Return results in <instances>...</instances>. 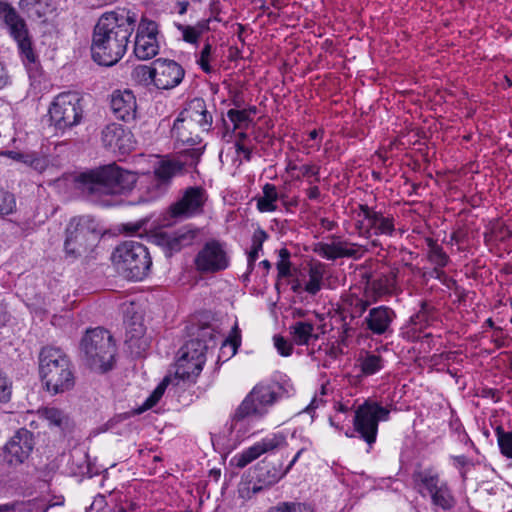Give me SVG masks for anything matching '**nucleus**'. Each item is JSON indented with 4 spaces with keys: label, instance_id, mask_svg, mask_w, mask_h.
Returning a JSON list of instances; mask_svg holds the SVG:
<instances>
[{
    "label": "nucleus",
    "instance_id": "1",
    "mask_svg": "<svg viewBox=\"0 0 512 512\" xmlns=\"http://www.w3.org/2000/svg\"><path fill=\"white\" fill-rule=\"evenodd\" d=\"M136 22V13L126 8L104 13L93 32V60L103 66L116 64L126 53Z\"/></svg>",
    "mask_w": 512,
    "mask_h": 512
},
{
    "label": "nucleus",
    "instance_id": "2",
    "mask_svg": "<svg viewBox=\"0 0 512 512\" xmlns=\"http://www.w3.org/2000/svg\"><path fill=\"white\" fill-rule=\"evenodd\" d=\"M75 181L88 194L121 195L134 188L137 176L113 163L80 173Z\"/></svg>",
    "mask_w": 512,
    "mask_h": 512
},
{
    "label": "nucleus",
    "instance_id": "3",
    "mask_svg": "<svg viewBox=\"0 0 512 512\" xmlns=\"http://www.w3.org/2000/svg\"><path fill=\"white\" fill-rule=\"evenodd\" d=\"M39 373L47 391L58 394L74 387L75 377L67 354L60 348L47 346L39 355Z\"/></svg>",
    "mask_w": 512,
    "mask_h": 512
},
{
    "label": "nucleus",
    "instance_id": "4",
    "mask_svg": "<svg viewBox=\"0 0 512 512\" xmlns=\"http://www.w3.org/2000/svg\"><path fill=\"white\" fill-rule=\"evenodd\" d=\"M80 348L86 364L91 369L106 372L112 368L116 348L111 334L104 328L87 330Z\"/></svg>",
    "mask_w": 512,
    "mask_h": 512
},
{
    "label": "nucleus",
    "instance_id": "5",
    "mask_svg": "<svg viewBox=\"0 0 512 512\" xmlns=\"http://www.w3.org/2000/svg\"><path fill=\"white\" fill-rule=\"evenodd\" d=\"M111 259L117 272L129 280H142L152 265L148 249L136 241H125L118 245Z\"/></svg>",
    "mask_w": 512,
    "mask_h": 512
},
{
    "label": "nucleus",
    "instance_id": "6",
    "mask_svg": "<svg viewBox=\"0 0 512 512\" xmlns=\"http://www.w3.org/2000/svg\"><path fill=\"white\" fill-rule=\"evenodd\" d=\"M102 235L96 221L89 216L74 217L66 228L64 249L66 255L78 258L87 255L97 245Z\"/></svg>",
    "mask_w": 512,
    "mask_h": 512
},
{
    "label": "nucleus",
    "instance_id": "7",
    "mask_svg": "<svg viewBox=\"0 0 512 512\" xmlns=\"http://www.w3.org/2000/svg\"><path fill=\"white\" fill-rule=\"evenodd\" d=\"M49 116L56 131L71 130L84 118L83 98L77 92L60 93L49 107Z\"/></svg>",
    "mask_w": 512,
    "mask_h": 512
},
{
    "label": "nucleus",
    "instance_id": "8",
    "mask_svg": "<svg viewBox=\"0 0 512 512\" xmlns=\"http://www.w3.org/2000/svg\"><path fill=\"white\" fill-rule=\"evenodd\" d=\"M277 399L278 394L273 386L257 384L235 410L232 422L237 423L248 417L262 418Z\"/></svg>",
    "mask_w": 512,
    "mask_h": 512
},
{
    "label": "nucleus",
    "instance_id": "9",
    "mask_svg": "<svg viewBox=\"0 0 512 512\" xmlns=\"http://www.w3.org/2000/svg\"><path fill=\"white\" fill-rule=\"evenodd\" d=\"M390 411L377 402L366 401L355 411L354 430L369 446L375 441L380 421H387Z\"/></svg>",
    "mask_w": 512,
    "mask_h": 512
},
{
    "label": "nucleus",
    "instance_id": "10",
    "mask_svg": "<svg viewBox=\"0 0 512 512\" xmlns=\"http://www.w3.org/2000/svg\"><path fill=\"white\" fill-rule=\"evenodd\" d=\"M355 227L360 236H393L395 232V219L390 214H384L367 204L359 205Z\"/></svg>",
    "mask_w": 512,
    "mask_h": 512
},
{
    "label": "nucleus",
    "instance_id": "11",
    "mask_svg": "<svg viewBox=\"0 0 512 512\" xmlns=\"http://www.w3.org/2000/svg\"><path fill=\"white\" fill-rule=\"evenodd\" d=\"M206 345L199 339L188 341L179 351L175 375L179 379L195 381L206 361Z\"/></svg>",
    "mask_w": 512,
    "mask_h": 512
},
{
    "label": "nucleus",
    "instance_id": "12",
    "mask_svg": "<svg viewBox=\"0 0 512 512\" xmlns=\"http://www.w3.org/2000/svg\"><path fill=\"white\" fill-rule=\"evenodd\" d=\"M0 20L9 30L10 35L17 42L18 48L27 63H34L36 56L32 49L31 39L24 19L14 7L0 1Z\"/></svg>",
    "mask_w": 512,
    "mask_h": 512
},
{
    "label": "nucleus",
    "instance_id": "13",
    "mask_svg": "<svg viewBox=\"0 0 512 512\" xmlns=\"http://www.w3.org/2000/svg\"><path fill=\"white\" fill-rule=\"evenodd\" d=\"M208 200L206 190L200 186L185 188L177 201L169 207L172 218L188 219L204 212V206Z\"/></svg>",
    "mask_w": 512,
    "mask_h": 512
},
{
    "label": "nucleus",
    "instance_id": "14",
    "mask_svg": "<svg viewBox=\"0 0 512 512\" xmlns=\"http://www.w3.org/2000/svg\"><path fill=\"white\" fill-rule=\"evenodd\" d=\"M35 445L33 433L21 428L9 439L4 446V459L8 465L17 467L30 456Z\"/></svg>",
    "mask_w": 512,
    "mask_h": 512
},
{
    "label": "nucleus",
    "instance_id": "15",
    "mask_svg": "<svg viewBox=\"0 0 512 512\" xmlns=\"http://www.w3.org/2000/svg\"><path fill=\"white\" fill-rule=\"evenodd\" d=\"M157 34L156 22L142 18L134 42V54L139 60H149L158 54Z\"/></svg>",
    "mask_w": 512,
    "mask_h": 512
},
{
    "label": "nucleus",
    "instance_id": "16",
    "mask_svg": "<svg viewBox=\"0 0 512 512\" xmlns=\"http://www.w3.org/2000/svg\"><path fill=\"white\" fill-rule=\"evenodd\" d=\"M228 265L227 253L217 241L207 242L195 257V266L202 273L224 270Z\"/></svg>",
    "mask_w": 512,
    "mask_h": 512
},
{
    "label": "nucleus",
    "instance_id": "17",
    "mask_svg": "<svg viewBox=\"0 0 512 512\" xmlns=\"http://www.w3.org/2000/svg\"><path fill=\"white\" fill-rule=\"evenodd\" d=\"M284 446H286L285 435L282 433H275L263 438L261 441L245 449L243 452L236 454L232 458V462L238 468H244L262 454L280 449Z\"/></svg>",
    "mask_w": 512,
    "mask_h": 512
},
{
    "label": "nucleus",
    "instance_id": "18",
    "mask_svg": "<svg viewBox=\"0 0 512 512\" xmlns=\"http://www.w3.org/2000/svg\"><path fill=\"white\" fill-rule=\"evenodd\" d=\"M153 64L156 73L155 86L158 89H173L182 82L185 71L174 60L159 58Z\"/></svg>",
    "mask_w": 512,
    "mask_h": 512
},
{
    "label": "nucleus",
    "instance_id": "19",
    "mask_svg": "<svg viewBox=\"0 0 512 512\" xmlns=\"http://www.w3.org/2000/svg\"><path fill=\"white\" fill-rule=\"evenodd\" d=\"M396 318L395 311L385 305L373 307L368 311L363 320L365 330L373 335H385L391 333V325Z\"/></svg>",
    "mask_w": 512,
    "mask_h": 512
},
{
    "label": "nucleus",
    "instance_id": "20",
    "mask_svg": "<svg viewBox=\"0 0 512 512\" xmlns=\"http://www.w3.org/2000/svg\"><path fill=\"white\" fill-rule=\"evenodd\" d=\"M110 107L119 120L130 123L137 117V100L131 90H116L111 94Z\"/></svg>",
    "mask_w": 512,
    "mask_h": 512
},
{
    "label": "nucleus",
    "instance_id": "21",
    "mask_svg": "<svg viewBox=\"0 0 512 512\" xmlns=\"http://www.w3.org/2000/svg\"><path fill=\"white\" fill-rule=\"evenodd\" d=\"M179 117L184 119L188 124L205 132L209 131L212 125V115L207 110L206 103L202 98L190 100L186 107L180 112Z\"/></svg>",
    "mask_w": 512,
    "mask_h": 512
},
{
    "label": "nucleus",
    "instance_id": "22",
    "mask_svg": "<svg viewBox=\"0 0 512 512\" xmlns=\"http://www.w3.org/2000/svg\"><path fill=\"white\" fill-rule=\"evenodd\" d=\"M359 250V245L333 237L331 243H319L316 252L327 260H336L344 257L359 259L361 257Z\"/></svg>",
    "mask_w": 512,
    "mask_h": 512
},
{
    "label": "nucleus",
    "instance_id": "23",
    "mask_svg": "<svg viewBox=\"0 0 512 512\" xmlns=\"http://www.w3.org/2000/svg\"><path fill=\"white\" fill-rule=\"evenodd\" d=\"M198 233V229L185 226L173 233H162L159 238L168 251L173 253L193 244Z\"/></svg>",
    "mask_w": 512,
    "mask_h": 512
},
{
    "label": "nucleus",
    "instance_id": "24",
    "mask_svg": "<svg viewBox=\"0 0 512 512\" xmlns=\"http://www.w3.org/2000/svg\"><path fill=\"white\" fill-rule=\"evenodd\" d=\"M101 139L103 144L108 148L118 149L120 151L129 149V133L124 130L121 124H107L102 130Z\"/></svg>",
    "mask_w": 512,
    "mask_h": 512
},
{
    "label": "nucleus",
    "instance_id": "25",
    "mask_svg": "<svg viewBox=\"0 0 512 512\" xmlns=\"http://www.w3.org/2000/svg\"><path fill=\"white\" fill-rule=\"evenodd\" d=\"M413 481L418 492L425 496L428 494L431 496L435 490H438L440 486L445 482L439 477V474L433 469H425L416 471L413 474Z\"/></svg>",
    "mask_w": 512,
    "mask_h": 512
},
{
    "label": "nucleus",
    "instance_id": "26",
    "mask_svg": "<svg viewBox=\"0 0 512 512\" xmlns=\"http://www.w3.org/2000/svg\"><path fill=\"white\" fill-rule=\"evenodd\" d=\"M197 128L191 124H188L181 117H177L174 121L171 134L178 142L195 146L201 142V137L197 133Z\"/></svg>",
    "mask_w": 512,
    "mask_h": 512
},
{
    "label": "nucleus",
    "instance_id": "27",
    "mask_svg": "<svg viewBox=\"0 0 512 512\" xmlns=\"http://www.w3.org/2000/svg\"><path fill=\"white\" fill-rule=\"evenodd\" d=\"M184 165L179 160H162L155 167V178L160 184H168L174 176L182 172Z\"/></svg>",
    "mask_w": 512,
    "mask_h": 512
},
{
    "label": "nucleus",
    "instance_id": "28",
    "mask_svg": "<svg viewBox=\"0 0 512 512\" xmlns=\"http://www.w3.org/2000/svg\"><path fill=\"white\" fill-rule=\"evenodd\" d=\"M357 364L360 368L361 374L367 377L381 371L384 367V360L378 354L362 352L357 359Z\"/></svg>",
    "mask_w": 512,
    "mask_h": 512
},
{
    "label": "nucleus",
    "instance_id": "29",
    "mask_svg": "<svg viewBox=\"0 0 512 512\" xmlns=\"http://www.w3.org/2000/svg\"><path fill=\"white\" fill-rule=\"evenodd\" d=\"M292 339L297 345H308L311 339H318L314 333V324L309 321H297L290 326Z\"/></svg>",
    "mask_w": 512,
    "mask_h": 512
},
{
    "label": "nucleus",
    "instance_id": "30",
    "mask_svg": "<svg viewBox=\"0 0 512 512\" xmlns=\"http://www.w3.org/2000/svg\"><path fill=\"white\" fill-rule=\"evenodd\" d=\"M262 192L263 195L257 198V209L262 213L276 211L279 198L276 186L266 183L262 188Z\"/></svg>",
    "mask_w": 512,
    "mask_h": 512
},
{
    "label": "nucleus",
    "instance_id": "31",
    "mask_svg": "<svg viewBox=\"0 0 512 512\" xmlns=\"http://www.w3.org/2000/svg\"><path fill=\"white\" fill-rule=\"evenodd\" d=\"M346 306L345 310L350 315V318L357 319L363 316L370 306V301L359 297L356 294H348L343 298Z\"/></svg>",
    "mask_w": 512,
    "mask_h": 512
},
{
    "label": "nucleus",
    "instance_id": "32",
    "mask_svg": "<svg viewBox=\"0 0 512 512\" xmlns=\"http://www.w3.org/2000/svg\"><path fill=\"white\" fill-rule=\"evenodd\" d=\"M430 498L433 505L438 506L443 510H451L456 504V499L447 482H444L438 490H435Z\"/></svg>",
    "mask_w": 512,
    "mask_h": 512
},
{
    "label": "nucleus",
    "instance_id": "33",
    "mask_svg": "<svg viewBox=\"0 0 512 512\" xmlns=\"http://www.w3.org/2000/svg\"><path fill=\"white\" fill-rule=\"evenodd\" d=\"M268 238L267 233L261 229L258 228L254 231L252 236V247L248 254V269L249 271H252L254 268L255 261L257 260L259 256V252L262 250L263 243Z\"/></svg>",
    "mask_w": 512,
    "mask_h": 512
},
{
    "label": "nucleus",
    "instance_id": "34",
    "mask_svg": "<svg viewBox=\"0 0 512 512\" xmlns=\"http://www.w3.org/2000/svg\"><path fill=\"white\" fill-rule=\"evenodd\" d=\"M42 416L48 421L49 425L64 430L69 424L68 416L61 410L54 407H46L41 411Z\"/></svg>",
    "mask_w": 512,
    "mask_h": 512
},
{
    "label": "nucleus",
    "instance_id": "35",
    "mask_svg": "<svg viewBox=\"0 0 512 512\" xmlns=\"http://www.w3.org/2000/svg\"><path fill=\"white\" fill-rule=\"evenodd\" d=\"M16 156L17 160L28 165L39 173L44 172L49 167V160L46 157L40 156L36 153H17Z\"/></svg>",
    "mask_w": 512,
    "mask_h": 512
},
{
    "label": "nucleus",
    "instance_id": "36",
    "mask_svg": "<svg viewBox=\"0 0 512 512\" xmlns=\"http://www.w3.org/2000/svg\"><path fill=\"white\" fill-rule=\"evenodd\" d=\"M429 247L428 258L430 262L437 267H445L448 263L449 257L444 252L443 248L439 246L433 239H427Z\"/></svg>",
    "mask_w": 512,
    "mask_h": 512
},
{
    "label": "nucleus",
    "instance_id": "37",
    "mask_svg": "<svg viewBox=\"0 0 512 512\" xmlns=\"http://www.w3.org/2000/svg\"><path fill=\"white\" fill-rule=\"evenodd\" d=\"M323 280V269L320 266H312L309 269V280L305 285V291L311 295L317 294L321 290Z\"/></svg>",
    "mask_w": 512,
    "mask_h": 512
},
{
    "label": "nucleus",
    "instance_id": "38",
    "mask_svg": "<svg viewBox=\"0 0 512 512\" xmlns=\"http://www.w3.org/2000/svg\"><path fill=\"white\" fill-rule=\"evenodd\" d=\"M169 383V379L166 377L164 378L158 386L153 390V392L150 394V396L146 399V401L143 403V405L137 410V413L140 414L153 406H155L161 397L163 396L167 386Z\"/></svg>",
    "mask_w": 512,
    "mask_h": 512
},
{
    "label": "nucleus",
    "instance_id": "39",
    "mask_svg": "<svg viewBox=\"0 0 512 512\" xmlns=\"http://www.w3.org/2000/svg\"><path fill=\"white\" fill-rule=\"evenodd\" d=\"M133 78L143 85H155L156 73H154V67L146 65H139L133 70Z\"/></svg>",
    "mask_w": 512,
    "mask_h": 512
},
{
    "label": "nucleus",
    "instance_id": "40",
    "mask_svg": "<svg viewBox=\"0 0 512 512\" xmlns=\"http://www.w3.org/2000/svg\"><path fill=\"white\" fill-rule=\"evenodd\" d=\"M142 334L143 328L141 325H139L138 328L134 329V333L129 331L127 334L126 343L128 344L131 350H133L134 347H137V350L135 351L136 354H140L147 347V340L141 338Z\"/></svg>",
    "mask_w": 512,
    "mask_h": 512
},
{
    "label": "nucleus",
    "instance_id": "41",
    "mask_svg": "<svg viewBox=\"0 0 512 512\" xmlns=\"http://www.w3.org/2000/svg\"><path fill=\"white\" fill-rule=\"evenodd\" d=\"M495 431L502 454L512 458V431L505 432L501 426H498Z\"/></svg>",
    "mask_w": 512,
    "mask_h": 512
},
{
    "label": "nucleus",
    "instance_id": "42",
    "mask_svg": "<svg viewBox=\"0 0 512 512\" xmlns=\"http://www.w3.org/2000/svg\"><path fill=\"white\" fill-rule=\"evenodd\" d=\"M279 278L291 276L290 252L286 248L279 250V260L276 264Z\"/></svg>",
    "mask_w": 512,
    "mask_h": 512
},
{
    "label": "nucleus",
    "instance_id": "43",
    "mask_svg": "<svg viewBox=\"0 0 512 512\" xmlns=\"http://www.w3.org/2000/svg\"><path fill=\"white\" fill-rule=\"evenodd\" d=\"M227 116L229 120L234 124V128H240L244 125H247L249 122L252 121L250 117L249 111L246 109L243 110H236V109H230L227 112Z\"/></svg>",
    "mask_w": 512,
    "mask_h": 512
},
{
    "label": "nucleus",
    "instance_id": "44",
    "mask_svg": "<svg viewBox=\"0 0 512 512\" xmlns=\"http://www.w3.org/2000/svg\"><path fill=\"white\" fill-rule=\"evenodd\" d=\"M16 208V200L14 195L0 189V216L9 215Z\"/></svg>",
    "mask_w": 512,
    "mask_h": 512
},
{
    "label": "nucleus",
    "instance_id": "45",
    "mask_svg": "<svg viewBox=\"0 0 512 512\" xmlns=\"http://www.w3.org/2000/svg\"><path fill=\"white\" fill-rule=\"evenodd\" d=\"M178 30L181 32L184 41L188 43H196L199 36L203 32V26H189L179 24Z\"/></svg>",
    "mask_w": 512,
    "mask_h": 512
},
{
    "label": "nucleus",
    "instance_id": "46",
    "mask_svg": "<svg viewBox=\"0 0 512 512\" xmlns=\"http://www.w3.org/2000/svg\"><path fill=\"white\" fill-rule=\"evenodd\" d=\"M371 286L379 296L390 294L395 288V277L375 280L372 282Z\"/></svg>",
    "mask_w": 512,
    "mask_h": 512
},
{
    "label": "nucleus",
    "instance_id": "47",
    "mask_svg": "<svg viewBox=\"0 0 512 512\" xmlns=\"http://www.w3.org/2000/svg\"><path fill=\"white\" fill-rule=\"evenodd\" d=\"M319 171L320 168L317 165L314 164H303L300 165L299 168H297V173L292 174V177L294 179H300V178H314L315 181H319Z\"/></svg>",
    "mask_w": 512,
    "mask_h": 512
},
{
    "label": "nucleus",
    "instance_id": "48",
    "mask_svg": "<svg viewBox=\"0 0 512 512\" xmlns=\"http://www.w3.org/2000/svg\"><path fill=\"white\" fill-rule=\"evenodd\" d=\"M305 448H301L296 455L293 457L289 465L285 469H279L274 470V473L272 476L263 477L264 481L268 484H275L277 483L283 476H285L288 471L291 469V467L296 463V461L299 459L300 455L304 452Z\"/></svg>",
    "mask_w": 512,
    "mask_h": 512
},
{
    "label": "nucleus",
    "instance_id": "49",
    "mask_svg": "<svg viewBox=\"0 0 512 512\" xmlns=\"http://www.w3.org/2000/svg\"><path fill=\"white\" fill-rule=\"evenodd\" d=\"M281 512H315L313 507L300 502H280Z\"/></svg>",
    "mask_w": 512,
    "mask_h": 512
},
{
    "label": "nucleus",
    "instance_id": "50",
    "mask_svg": "<svg viewBox=\"0 0 512 512\" xmlns=\"http://www.w3.org/2000/svg\"><path fill=\"white\" fill-rule=\"evenodd\" d=\"M212 46L209 43H206L200 53V58L197 61L200 65L201 69L206 73H211L213 71L212 67L209 64V57L211 55Z\"/></svg>",
    "mask_w": 512,
    "mask_h": 512
},
{
    "label": "nucleus",
    "instance_id": "51",
    "mask_svg": "<svg viewBox=\"0 0 512 512\" xmlns=\"http://www.w3.org/2000/svg\"><path fill=\"white\" fill-rule=\"evenodd\" d=\"M11 397V382L0 369V402H8Z\"/></svg>",
    "mask_w": 512,
    "mask_h": 512
},
{
    "label": "nucleus",
    "instance_id": "52",
    "mask_svg": "<svg viewBox=\"0 0 512 512\" xmlns=\"http://www.w3.org/2000/svg\"><path fill=\"white\" fill-rule=\"evenodd\" d=\"M274 345L280 355H282V356L291 355L293 346L282 336H279V335L274 336Z\"/></svg>",
    "mask_w": 512,
    "mask_h": 512
},
{
    "label": "nucleus",
    "instance_id": "53",
    "mask_svg": "<svg viewBox=\"0 0 512 512\" xmlns=\"http://www.w3.org/2000/svg\"><path fill=\"white\" fill-rule=\"evenodd\" d=\"M429 307L426 302L421 303V309L411 317V323L420 328L428 321Z\"/></svg>",
    "mask_w": 512,
    "mask_h": 512
},
{
    "label": "nucleus",
    "instance_id": "54",
    "mask_svg": "<svg viewBox=\"0 0 512 512\" xmlns=\"http://www.w3.org/2000/svg\"><path fill=\"white\" fill-rule=\"evenodd\" d=\"M25 503L24 502H11L0 504V512H22L25 511Z\"/></svg>",
    "mask_w": 512,
    "mask_h": 512
},
{
    "label": "nucleus",
    "instance_id": "55",
    "mask_svg": "<svg viewBox=\"0 0 512 512\" xmlns=\"http://www.w3.org/2000/svg\"><path fill=\"white\" fill-rule=\"evenodd\" d=\"M279 469L280 468H275V467H273L272 469H269L268 466L260 468V471L258 474L259 481L263 482L265 485L270 486L271 484H268L267 482H265L263 477L272 476L274 473V470H279Z\"/></svg>",
    "mask_w": 512,
    "mask_h": 512
},
{
    "label": "nucleus",
    "instance_id": "56",
    "mask_svg": "<svg viewBox=\"0 0 512 512\" xmlns=\"http://www.w3.org/2000/svg\"><path fill=\"white\" fill-rule=\"evenodd\" d=\"M237 153H242L244 155V158L249 161L251 158V149L246 147L245 145L241 144L240 142H236L235 144Z\"/></svg>",
    "mask_w": 512,
    "mask_h": 512
},
{
    "label": "nucleus",
    "instance_id": "57",
    "mask_svg": "<svg viewBox=\"0 0 512 512\" xmlns=\"http://www.w3.org/2000/svg\"><path fill=\"white\" fill-rule=\"evenodd\" d=\"M9 83V76L7 71L2 63H0V89L7 86Z\"/></svg>",
    "mask_w": 512,
    "mask_h": 512
},
{
    "label": "nucleus",
    "instance_id": "58",
    "mask_svg": "<svg viewBox=\"0 0 512 512\" xmlns=\"http://www.w3.org/2000/svg\"><path fill=\"white\" fill-rule=\"evenodd\" d=\"M454 464L457 468L462 469L468 464V459L461 455V456H454L453 457Z\"/></svg>",
    "mask_w": 512,
    "mask_h": 512
},
{
    "label": "nucleus",
    "instance_id": "59",
    "mask_svg": "<svg viewBox=\"0 0 512 512\" xmlns=\"http://www.w3.org/2000/svg\"><path fill=\"white\" fill-rule=\"evenodd\" d=\"M307 196L310 200H316L320 197V190L317 186H311L307 189Z\"/></svg>",
    "mask_w": 512,
    "mask_h": 512
},
{
    "label": "nucleus",
    "instance_id": "60",
    "mask_svg": "<svg viewBox=\"0 0 512 512\" xmlns=\"http://www.w3.org/2000/svg\"><path fill=\"white\" fill-rule=\"evenodd\" d=\"M187 152L190 154L192 158L190 164L196 163L201 155V150L199 148H192L187 150Z\"/></svg>",
    "mask_w": 512,
    "mask_h": 512
},
{
    "label": "nucleus",
    "instance_id": "61",
    "mask_svg": "<svg viewBox=\"0 0 512 512\" xmlns=\"http://www.w3.org/2000/svg\"><path fill=\"white\" fill-rule=\"evenodd\" d=\"M105 505V498L103 496H99L95 498L94 502L91 504L90 508L93 509L94 506H98L99 508Z\"/></svg>",
    "mask_w": 512,
    "mask_h": 512
},
{
    "label": "nucleus",
    "instance_id": "62",
    "mask_svg": "<svg viewBox=\"0 0 512 512\" xmlns=\"http://www.w3.org/2000/svg\"><path fill=\"white\" fill-rule=\"evenodd\" d=\"M229 344L233 347V353L236 352L237 347L240 345V337L237 336L229 341Z\"/></svg>",
    "mask_w": 512,
    "mask_h": 512
},
{
    "label": "nucleus",
    "instance_id": "63",
    "mask_svg": "<svg viewBox=\"0 0 512 512\" xmlns=\"http://www.w3.org/2000/svg\"><path fill=\"white\" fill-rule=\"evenodd\" d=\"M260 265L264 268L266 272H268L271 268V263L268 260L261 261Z\"/></svg>",
    "mask_w": 512,
    "mask_h": 512
},
{
    "label": "nucleus",
    "instance_id": "64",
    "mask_svg": "<svg viewBox=\"0 0 512 512\" xmlns=\"http://www.w3.org/2000/svg\"><path fill=\"white\" fill-rule=\"evenodd\" d=\"M266 512H281L279 503L276 506L270 507Z\"/></svg>",
    "mask_w": 512,
    "mask_h": 512
}]
</instances>
